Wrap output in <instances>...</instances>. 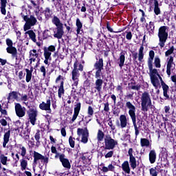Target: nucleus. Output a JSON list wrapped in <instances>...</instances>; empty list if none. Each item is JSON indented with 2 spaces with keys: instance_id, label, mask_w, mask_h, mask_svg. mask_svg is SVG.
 Returning a JSON list of instances; mask_svg holds the SVG:
<instances>
[{
  "instance_id": "4d7b16f0",
  "label": "nucleus",
  "mask_w": 176,
  "mask_h": 176,
  "mask_svg": "<svg viewBox=\"0 0 176 176\" xmlns=\"http://www.w3.org/2000/svg\"><path fill=\"white\" fill-rule=\"evenodd\" d=\"M170 106H165L164 107V111L166 114V117L170 116L171 115V113L170 112Z\"/></svg>"
},
{
  "instance_id": "7c9ffc66",
  "label": "nucleus",
  "mask_w": 176,
  "mask_h": 176,
  "mask_svg": "<svg viewBox=\"0 0 176 176\" xmlns=\"http://www.w3.org/2000/svg\"><path fill=\"white\" fill-rule=\"evenodd\" d=\"M9 138H10V130H9L8 132H6L4 134L3 142V148H5L8 142H9Z\"/></svg>"
},
{
  "instance_id": "cd10ccee",
  "label": "nucleus",
  "mask_w": 176,
  "mask_h": 176,
  "mask_svg": "<svg viewBox=\"0 0 176 176\" xmlns=\"http://www.w3.org/2000/svg\"><path fill=\"white\" fill-rule=\"evenodd\" d=\"M140 145L144 148L146 146V148H149L152 146V144H151V142H149V140L147 138H141L140 139Z\"/></svg>"
},
{
  "instance_id": "f704fd0d",
  "label": "nucleus",
  "mask_w": 176,
  "mask_h": 176,
  "mask_svg": "<svg viewBox=\"0 0 176 176\" xmlns=\"http://www.w3.org/2000/svg\"><path fill=\"white\" fill-rule=\"evenodd\" d=\"M25 34L29 35L30 38L36 43V35L35 34V32H34L32 30H29L26 32Z\"/></svg>"
},
{
  "instance_id": "ea45409f",
  "label": "nucleus",
  "mask_w": 176,
  "mask_h": 176,
  "mask_svg": "<svg viewBox=\"0 0 176 176\" xmlns=\"http://www.w3.org/2000/svg\"><path fill=\"white\" fill-rule=\"evenodd\" d=\"M26 72V82H30L31 80V78H32V72L28 69H25Z\"/></svg>"
},
{
  "instance_id": "f03ea898",
  "label": "nucleus",
  "mask_w": 176,
  "mask_h": 176,
  "mask_svg": "<svg viewBox=\"0 0 176 176\" xmlns=\"http://www.w3.org/2000/svg\"><path fill=\"white\" fill-rule=\"evenodd\" d=\"M74 61V69L72 70V80L74 82L73 86H78L79 83V72L78 71H83V65L79 64L78 62V59L75 58H71L70 61L67 63L68 65H71V63ZM78 65L79 67L78 69Z\"/></svg>"
},
{
  "instance_id": "20e7f679",
  "label": "nucleus",
  "mask_w": 176,
  "mask_h": 176,
  "mask_svg": "<svg viewBox=\"0 0 176 176\" xmlns=\"http://www.w3.org/2000/svg\"><path fill=\"white\" fill-rule=\"evenodd\" d=\"M168 26L163 25L160 26L158 29L157 36L159 38V46L161 49L164 47L167 39H168Z\"/></svg>"
},
{
  "instance_id": "72a5a7b5",
  "label": "nucleus",
  "mask_w": 176,
  "mask_h": 176,
  "mask_svg": "<svg viewBox=\"0 0 176 176\" xmlns=\"http://www.w3.org/2000/svg\"><path fill=\"white\" fill-rule=\"evenodd\" d=\"M52 52H56V47L54 45H50L49 47L44 48V54H49V56H52Z\"/></svg>"
},
{
  "instance_id": "2eb2a0df",
  "label": "nucleus",
  "mask_w": 176,
  "mask_h": 176,
  "mask_svg": "<svg viewBox=\"0 0 176 176\" xmlns=\"http://www.w3.org/2000/svg\"><path fill=\"white\" fill-rule=\"evenodd\" d=\"M173 65H174V57L170 56L167 58L166 74L168 76H171V68H173Z\"/></svg>"
},
{
  "instance_id": "393cba45",
  "label": "nucleus",
  "mask_w": 176,
  "mask_h": 176,
  "mask_svg": "<svg viewBox=\"0 0 176 176\" xmlns=\"http://www.w3.org/2000/svg\"><path fill=\"white\" fill-rule=\"evenodd\" d=\"M94 68L96 69H104V59L102 58H99L94 64Z\"/></svg>"
},
{
  "instance_id": "6ab92c4d",
  "label": "nucleus",
  "mask_w": 176,
  "mask_h": 176,
  "mask_svg": "<svg viewBox=\"0 0 176 176\" xmlns=\"http://www.w3.org/2000/svg\"><path fill=\"white\" fill-rule=\"evenodd\" d=\"M156 159H157V154L156 153V150H151L148 153V160L151 164H155V163H156Z\"/></svg>"
},
{
  "instance_id": "680f3d73",
  "label": "nucleus",
  "mask_w": 176,
  "mask_h": 176,
  "mask_svg": "<svg viewBox=\"0 0 176 176\" xmlns=\"http://www.w3.org/2000/svg\"><path fill=\"white\" fill-rule=\"evenodd\" d=\"M104 112H109V102H107L106 103H104Z\"/></svg>"
},
{
  "instance_id": "864d4df0",
  "label": "nucleus",
  "mask_w": 176,
  "mask_h": 176,
  "mask_svg": "<svg viewBox=\"0 0 176 176\" xmlns=\"http://www.w3.org/2000/svg\"><path fill=\"white\" fill-rule=\"evenodd\" d=\"M125 34H126V39H127L128 41H131V39L133 38V33H131V31H125Z\"/></svg>"
},
{
  "instance_id": "bb28decb",
  "label": "nucleus",
  "mask_w": 176,
  "mask_h": 176,
  "mask_svg": "<svg viewBox=\"0 0 176 176\" xmlns=\"http://www.w3.org/2000/svg\"><path fill=\"white\" fill-rule=\"evenodd\" d=\"M104 83L103 79H97L95 82V89L100 93L102 89V84Z\"/></svg>"
},
{
  "instance_id": "1a4fd4ad",
  "label": "nucleus",
  "mask_w": 176,
  "mask_h": 176,
  "mask_svg": "<svg viewBox=\"0 0 176 176\" xmlns=\"http://www.w3.org/2000/svg\"><path fill=\"white\" fill-rule=\"evenodd\" d=\"M77 135L79 136L82 135L81 142L82 144H87L89 142V129H87V127L84 129L78 128Z\"/></svg>"
},
{
  "instance_id": "b1692460",
  "label": "nucleus",
  "mask_w": 176,
  "mask_h": 176,
  "mask_svg": "<svg viewBox=\"0 0 176 176\" xmlns=\"http://www.w3.org/2000/svg\"><path fill=\"white\" fill-rule=\"evenodd\" d=\"M55 158L57 159L58 157H59L60 161L61 162L63 167L67 168V160L65 159V155L64 154H60V153H55Z\"/></svg>"
},
{
  "instance_id": "2f4dec72",
  "label": "nucleus",
  "mask_w": 176,
  "mask_h": 176,
  "mask_svg": "<svg viewBox=\"0 0 176 176\" xmlns=\"http://www.w3.org/2000/svg\"><path fill=\"white\" fill-rule=\"evenodd\" d=\"M101 170L103 173H108V171H115V166H113L112 164H110L108 165V166H102Z\"/></svg>"
},
{
  "instance_id": "37998d69",
  "label": "nucleus",
  "mask_w": 176,
  "mask_h": 176,
  "mask_svg": "<svg viewBox=\"0 0 176 176\" xmlns=\"http://www.w3.org/2000/svg\"><path fill=\"white\" fill-rule=\"evenodd\" d=\"M34 138L36 141V145H41V141L39 140H41V131L39 130L36 133Z\"/></svg>"
},
{
  "instance_id": "0eeeda50",
  "label": "nucleus",
  "mask_w": 176,
  "mask_h": 176,
  "mask_svg": "<svg viewBox=\"0 0 176 176\" xmlns=\"http://www.w3.org/2000/svg\"><path fill=\"white\" fill-rule=\"evenodd\" d=\"M52 23H54V24H55L56 26V28H55L54 30V36L55 38H58V39H60L64 34V31L63 30V23H61L60 19L57 16H54L53 18Z\"/></svg>"
},
{
  "instance_id": "de8ad7c7",
  "label": "nucleus",
  "mask_w": 176,
  "mask_h": 176,
  "mask_svg": "<svg viewBox=\"0 0 176 176\" xmlns=\"http://www.w3.org/2000/svg\"><path fill=\"white\" fill-rule=\"evenodd\" d=\"M45 16L46 17V19H49V17H50L52 16V11L50 10V8H47L45 11Z\"/></svg>"
},
{
  "instance_id": "a211bd4d",
  "label": "nucleus",
  "mask_w": 176,
  "mask_h": 176,
  "mask_svg": "<svg viewBox=\"0 0 176 176\" xmlns=\"http://www.w3.org/2000/svg\"><path fill=\"white\" fill-rule=\"evenodd\" d=\"M76 26L77 35H83V34H85V32H83V23H82V21H80V19H79V18L76 19Z\"/></svg>"
},
{
  "instance_id": "412c9836",
  "label": "nucleus",
  "mask_w": 176,
  "mask_h": 176,
  "mask_svg": "<svg viewBox=\"0 0 176 176\" xmlns=\"http://www.w3.org/2000/svg\"><path fill=\"white\" fill-rule=\"evenodd\" d=\"M146 28L150 36H152V35H155V22L150 21L148 23H148L146 24Z\"/></svg>"
},
{
  "instance_id": "a878e982",
  "label": "nucleus",
  "mask_w": 176,
  "mask_h": 176,
  "mask_svg": "<svg viewBox=\"0 0 176 176\" xmlns=\"http://www.w3.org/2000/svg\"><path fill=\"white\" fill-rule=\"evenodd\" d=\"M50 100H47L46 103L43 102L39 107L43 111H50Z\"/></svg>"
},
{
  "instance_id": "4468645a",
  "label": "nucleus",
  "mask_w": 176,
  "mask_h": 176,
  "mask_svg": "<svg viewBox=\"0 0 176 176\" xmlns=\"http://www.w3.org/2000/svg\"><path fill=\"white\" fill-rule=\"evenodd\" d=\"M160 156H161V162H165V163H168V151L165 147H161Z\"/></svg>"
},
{
  "instance_id": "09e8293b",
  "label": "nucleus",
  "mask_w": 176,
  "mask_h": 176,
  "mask_svg": "<svg viewBox=\"0 0 176 176\" xmlns=\"http://www.w3.org/2000/svg\"><path fill=\"white\" fill-rule=\"evenodd\" d=\"M88 118H91L93 115H94V110L93 109V107L91 106L88 107Z\"/></svg>"
},
{
  "instance_id": "e433bc0d",
  "label": "nucleus",
  "mask_w": 176,
  "mask_h": 176,
  "mask_svg": "<svg viewBox=\"0 0 176 176\" xmlns=\"http://www.w3.org/2000/svg\"><path fill=\"white\" fill-rule=\"evenodd\" d=\"M138 60L140 63L144 60V45H142L139 50Z\"/></svg>"
},
{
  "instance_id": "6e6d98bb",
  "label": "nucleus",
  "mask_w": 176,
  "mask_h": 176,
  "mask_svg": "<svg viewBox=\"0 0 176 176\" xmlns=\"http://www.w3.org/2000/svg\"><path fill=\"white\" fill-rule=\"evenodd\" d=\"M150 175L151 176H157V171L156 167L150 168Z\"/></svg>"
},
{
  "instance_id": "a18cd8bd",
  "label": "nucleus",
  "mask_w": 176,
  "mask_h": 176,
  "mask_svg": "<svg viewBox=\"0 0 176 176\" xmlns=\"http://www.w3.org/2000/svg\"><path fill=\"white\" fill-rule=\"evenodd\" d=\"M44 63L47 65H49V61H52V56L49 55V54H44Z\"/></svg>"
},
{
  "instance_id": "473e14b6",
  "label": "nucleus",
  "mask_w": 176,
  "mask_h": 176,
  "mask_svg": "<svg viewBox=\"0 0 176 176\" xmlns=\"http://www.w3.org/2000/svg\"><path fill=\"white\" fill-rule=\"evenodd\" d=\"M154 13L156 16H159V14L162 13L160 8H159V1H157V0H154Z\"/></svg>"
},
{
  "instance_id": "423d86ee",
  "label": "nucleus",
  "mask_w": 176,
  "mask_h": 176,
  "mask_svg": "<svg viewBox=\"0 0 176 176\" xmlns=\"http://www.w3.org/2000/svg\"><path fill=\"white\" fill-rule=\"evenodd\" d=\"M21 14L23 20H25L26 22L23 27L25 32L28 31V30H31V28L34 27V25L36 24V18H35L34 16H30L28 18V16L27 15V10H23Z\"/></svg>"
},
{
  "instance_id": "13d9d810",
  "label": "nucleus",
  "mask_w": 176,
  "mask_h": 176,
  "mask_svg": "<svg viewBox=\"0 0 176 176\" xmlns=\"http://www.w3.org/2000/svg\"><path fill=\"white\" fill-rule=\"evenodd\" d=\"M69 144L71 148H75V140H74L72 136H70L69 138Z\"/></svg>"
},
{
  "instance_id": "3c124183",
  "label": "nucleus",
  "mask_w": 176,
  "mask_h": 176,
  "mask_svg": "<svg viewBox=\"0 0 176 176\" xmlns=\"http://www.w3.org/2000/svg\"><path fill=\"white\" fill-rule=\"evenodd\" d=\"M39 54L36 53V50H33L30 52V57H35L36 58H38Z\"/></svg>"
},
{
  "instance_id": "5701e85b",
  "label": "nucleus",
  "mask_w": 176,
  "mask_h": 176,
  "mask_svg": "<svg viewBox=\"0 0 176 176\" xmlns=\"http://www.w3.org/2000/svg\"><path fill=\"white\" fill-rule=\"evenodd\" d=\"M162 89L163 90V96L165 98V100L166 98H170V95H168L169 91H171L170 90V87L167 84H165L162 86Z\"/></svg>"
},
{
  "instance_id": "7ed1b4c3",
  "label": "nucleus",
  "mask_w": 176,
  "mask_h": 176,
  "mask_svg": "<svg viewBox=\"0 0 176 176\" xmlns=\"http://www.w3.org/2000/svg\"><path fill=\"white\" fill-rule=\"evenodd\" d=\"M126 108L129 109L128 113L132 120V123L135 129V137H138L140 134V130H138V126H137V115H135L137 109L130 101L126 102Z\"/></svg>"
},
{
  "instance_id": "4be33fe9",
  "label": "nucleus",
  "mask_w": 176,
  "mask_h": 176,
  "mask_svg": "<svg viewBox=\"0 0 176 176\" xmlns=\"http://www.w3.org/2000/svg\"><path fill=\"white\" fill-rule=\"evenodd\" d=\"M118 60H119V62H118L119 67L122 69L124 65V61H126V52L122 51L120 52Z\"/></svg>"
},
{
  "instance_id": "c756f323",
  "label": "nucleus",
  "mask_w": 176,
  "mask_h": 176,
  "mask_svg": "<svg viewBox=\"0 0 176 176\" xmlns=\"http://www.w3.org/2000/svg\"><path fill=\"white\" fill-rule=\"evenodd\" d=\"M122 168L126 174H130V164L129 161H124L122 164Z\"/></svg>"
},
{
  "instance_id": "9b49d317",
  "label": "nucleus",
  "mask_w": 176,
  "mask_h": 176,
  "mask_svg": "<svg viewBox=\"0 0 176 176\" xmlns=\"http://www.w3.org/2000/svg\"><path fill=\"white\" fill-rule=\"evenodd\" d=\"M134 150L133 148H130L128 151V155L129 156V164L132 170H135L137 168V159H135L134 155Z\"/></svg>"
},
{
  "instance_id": "f8f14e48",
  "label": "nucleus",
  "mask_w": 176,
  "mask_h": 176,
  "mask_svg": "<svg viewBox=\"0 0 176 176\" xmlns=\"http://www.w3.org/2000/svg\"><path fill=\"white\" fill-rule=\"evenodd\" d=\"M28 114L29 116V119L30 120V123L35 126V122H36V116L38 114V111H36L34 109H30L29 111H28Z\"/></svg>"
},
{
  "instance_id": "c85d7f7f",
  "label": "nucleus",
  "mask_w": 176,
  "mask_h": 176,
  "mask_svg": "<svg viewBox=\"0 0 176 176\" xmlns=\"http://www.w3.org/2000/svg\"><path fill=\"white\" fill-rule=\"evenodd\" d=\"M173 91H174V89H170V93L171 95L169 96L168 98H166V100H168L169 101H171V107H173L175 103H176V93H173Z\"/></svg>"
},
{
  "instance_id": "69168bd1",
  "label": "nucleus",
  "mask_w": 176,
  "mask_h": 176,
  "mask_svg": "<svg viewBox=\"0 0 176 176\" xmlns=\"http://www.w3.org/2000/svg\"><path fill=\"white\" fill-rule=\"evenodd\" d=\"M21 156L23 157L25 156L27 153V150L25 149V147L23 146L21 148Z\"/></svg>"
},
{
  "instance_id": "a19ab883",
  "label": "nucleus",
  "mask_w": 176,
  "mask_h": 176,
  "mask_svg": "<svg viewBox=\"0 0 176 176\" xmlns=\"http://www.w3.org/2000/svg\"><path fill=\"white\" fill-rule=\"evenodd\" d=\"M0 162L3 166H6L8 164V157L5 156V155L1 154L0 155Z\"/></svg>"
},
{
  "instance_id": "f257e3e1",
  "label": "nucleus",
  "mask_w": 176,
  "mask_h": 176,
  "mask_svg": "<svg viewBox=\"0 0 176 176\" xmlns=\"http://www.w3.org/2000/svg\"><path fill=\"white\" fill-rule=\"evenodd\" d=\"M153 58H155V51L150 50L147 60L148 67L150 72V79L153 86L156 90H157V89L160 87V83L161 86H164L166 84L164 82V80H163L162 76H160V74H159L157 69H153ZM159 79L160 82L159 81Z\"/></svg>"
},
{
  "instance_id": "bf43d9fd",
  "label": "nucleus",
  "mask_w": 176,
  "mask_h": 176,
  "mask_svg": "<svg viewBox=\"0 0 176 176\" xmlns=\"http://www.w3.org/2000/svg\"><path fill=\"white\" fill-rule=\"evenodd\" d=\"M138 57V54L137 52H134L132 54V58L134 64H138V62H137Z\"/></svg>"
},
{
  "instance_id": "aec40b11",
  "label": "nucleus",
  "mask_w": 176,
  "mask_h": 176,
  "mask_svg": "<svg viewBox=\"0 0 176 176\" xmlns=\"http://www.w3.org/2000/svg\"><path fill=\"white\" fill-rule=\"evenodd\" d=\"M80 102L76 104V107H74V113L72 118V122L74 123L75 122L79 115V112H80Z\"/></svg>"
},
{
  "instance_id": "dca6fc26",
  "label": "nucleus",
  "mask_w": 176,
  "mask_h": 176,
  "mask_svg": "<svg viewBox=\"0 0 176 176\" xmlns=\"http://www.w3.org/2000/svg\"><path fill=\"white\" fill-rule=\"evenodd\" d=\"M120 122L117 121L116 124L118 127H121V129H124L125 127H127V117L126 115L122 114L120 116Z\"/></svg>"
},
{
  "instance_id": "58836bf2",
  "label": "nucleus",
  "mask_w": 176,
  "mask_h": 176,
  "mask_svg": "<svg viewBox=\"0 0 176 176\" xmlns=\"http://www.w3.org/2000/svg\"><path fill=\"white\" fill-rule=\"evenodd\" d=\"M160 58L159 56H155L154 58V65L155 68H161L162 67V64L160 63Z\"/></svg>"
},
{
  "instance_id": "39448f33",
  "label": "nucleus",
  "mask_w": 176,
  "mask_h": 176,
  "mask_svg": "<svg viewBox=\"0 0 176 176\" xmlns=\"http://www.w3.org/2000/svg\"><path fill=\"white\" fill-rule=\"evenodd\" d=\"M152 100L151 99V95L149 92L144 91L142 94L141 96V111L144 113H146L149 111V108H152Z\"/></svg>"
},
{
  "instance_id": "e2e57ef3",
  "label": "nucleus",
  "mask_w": 176,
  "mask_h": 176,
  "mask_svg": "<svg viewBox=\"0 0 176 176\" xmlns=\"http://www.w3.org/2000/svg\"><path fill=\"white\" fill-rule=\"evenodd\" d=\"M113 156V151H109L105 155L104 157L108 159L109 157H112Z\"/></svg>"
},
{
  "instance_id": "79ce46f5",
  "label": "nucleus",
  "mask_w": 176,
  "mask_h": 176,
  "mask_svg": "<svg viewBox=\"0 0 176 176\" xmlns=\"http://www.w3.org/2000/svg\"><path fill=\"white\" fill-rule=\"evenodd\" d=\"M58 97L60 98H61V96H63V94H64V82H60V86L58 89Z\"/></svg>"
},
{
  "instance_id": "5fc2aeb1",
  "label": "nucleus",
  "mask_w": 176,
  "mask_h": 176,
  "mask_svg": "<svg viewBox=\"0 0 176 176\" xmlns=\"http://www.w3.org/2000/svg\"><path fill=\"white\" fill-rule=\"evenodd\" d=\"M31 3H32L33 6L36 8L35 14L36 16H38V14H39V6L36 5V3H35V2L32 0L31 1Z\"/></svg>"
},
{
  "instance_id": "c03bdc74",
  "label": "nucleus",
  "mask_w": 176,
  "mask_h": 176,
  "mask_svg": "<svg viewBox=\"0 0 176 176\" xmlns=\"http://www.w3.org/2000/svg\"><path fill=\"white\" fill-rule=\"evenodd\" d=\"M174 45H172L170 49H168L166 52H165V57H168V56H171L174 53Z\"/></svg>"
},
{
  "instance_id": "8fccbe9b",
  "label": "nucleus",
  "mask_w": 176,
  "mask_h": 176,
  "mask_svg": "<svg viewBox=\"0 0 176 176\" xmlns=\"http://www.w3.org/2000/svg\"><path fill=\"white\" fill-rule=\"evenodd\" d=\"M17 97H18L17 93L16 91H12L9 94L8 100H10V98H14V100H16Z\"/></svg>"
},
{
  "instance_id": "338daca9",
  "label": "nucleus",
  "mask_w": 176,
  "mask_h": 176,
  "mask_svg": "<svg viewBox=\"0 0 176 176\" xmlns=\"http://www.w3.org/2000/svg\"><path fill=\"white\" fill-rule=\"evenodd\" d=\"M40 71L43 73V76L44 77L46 76V68H45V66H41L40 68Z\"/></svg>"
},
{
  "instance_id": "9d476101",
  "label": "nucleus",
  "mask_w": 176,
  "mask_h": 176,
  "mask_svg": "<svg viewBox=\"0 0 176 176\" xmlns=\"http://www.w3.org/2000/svg\"><path fill=\"white\" fill-rule=\"evenodd\" d=\"M6 45L8 46L6 48L7 53L12 54L13 58H17V49L15 47H13V41H12L10 38H7Z\"/></svg>"
},
{
  "instance_id": "49530a36",
  "label": "nucleus",
  "mask_w": 176,
  "mask_h": 176,
  "mask_svg": "<svg viewBox=\"0 0 176 176\" xmlns=\"http://www.w3.org/2000/svg\"><path fill=\"white\" fill-rule=\"evenodd\" d=\"M27 166H28V162L25 160H22L21 161V170H25V168H27Z\"/></svg>"
},
{
  "instance_id": "0e129e2a",
  "label": "nucleus",
  "mask_w": 176,
  "mask_h": 176,
  "mask_svg": "<svg viewBox=\"0 0 176 176\" xmlns=\"http://www.w3.org/2000/svg\"><path fill=\"white\" fill-rule=\"evenodd\" d=\"M129 88H131L132 90H137V91H138V90L141 89V85H133L129 87Z\"/></svg>"
},
{
  "instance_id": "603ef678",
  "label": "nucleus",
  "mask_w": 176,
  "mask_h": 176,
  "mask_svg": "<svg viewBox=\"0 0 176 176\" xmlns=\"http://www.w3.org/2000/svg\"><path fill=\"white\" fill-rule=\"evenodd\" d=\"M102 69H96V72L95 73V78L96 79H101V75H102Z\"/></svg>"
},
{
  "instance_id": "4c0bfd02",
  "label": "nucleus",
  "mask_w": 176,
  "mask_h": 176,
  "mask_svg": "<svg viewBox=\"0 0 176 176\" xmlns=\"http://www.w3.org/2000/svg\"><path fill=\"white\" fill-rule=\"evenodd\" d=\"M86 6H89V4H86L85 1H83L82 6L80 7V3H78L77 6V8L79 10L80 9V12L82 13H85L87 8Z\"/></svg>"
},
{
  "instance_id": "052dcab7",
  "label": "nucleus",
  "mask_w": 176,
  "mask_h": 176,
  "mask_svg": "<svg viewBox=\"0 0 176 176\" xmlns=\"http://www.w3.org/2000/svg\"><path fill=\"white\" fill-rule=\"evenodd\" d=\"M80 159L82 160V162H85V160H87V159H89V156H87V153H82Z\"/></svg>"
},
{
  "instance_id": "6e6552de",
  "label": "nucleus",
  "mask_w": 176,
  "mask_h": 176,
  "mask_svg": "<svg viewBox=\"0 0 176 176\" xmlns=\"http://www.w3.org/2000/svg\"><path fill=\"white\" fill-rule=\"evenodd\" d=\"M118 145V141L111 137V135H106L104 137V149L111 151V149H115V146Z\"/></svg>"
},
{
  "instance_id": "ddd939ff",
  "label": "nucleus",
  "mask_w": 176,
  "mask_h": 176,
  "mask_svg": "<svg viewBox=\"0 0 176 176\" xmlns=\"http://www.w3.org/2000/svg\"><path fill=\"white\" fill-rule=\"evenodd\" d=\"M15 112L19 118H23L25 116V108L21 107V104L16 103L15 104Z\"/></svg>"
},
{
  "instance_id": "c9c22d12",
  "label": "nucleus",
  "mask_w": 176,
  "mask_h": 176,
  "mask_svg": "<svg viewBox=\"0 0 176 176\" xmlns=\"http://www.w3.org/2000/svg\"><path fill=\"white\" fill-rule=\"evenodd\" d=\"M104 137H105V133H104V132L102 131L99 129L98 131V133H97V140H98V142H101L104 141Z\"/></svg>"
},
{
  "instance_id": "774afa93",
  "label": "nucleus",
  "mask_w": 176,
  "mask_h": 176,
  "mask_svg": "<svg viewBox=\"0 0 176 176\" xmlns=\"http://www.w3.org/2000/svg\"><path fill=\"white\" fill-rule=\"evenodd\" d=\"M170 80L174 83L175 86H176V75L171 76Z\"/></svg>"
},
{
  "instance_id": "f3484780",
  "label": "nucleus",
  "mask_w": 176,
  "mask_h": 176,
  "mask_svg": "<svg viewBox=\"0 0 176 176\" xmlns=\"http://www.w3.org/2000/svg\"><path fill=\"white\" fill-rule=\"evenodd\" d=\"M38 160H44L45 163H47V160H49V159L47 157H45V156L42 155L41 153L34 151V163L36 164L38 163Z\"/></svg>"
}]
</instances>
